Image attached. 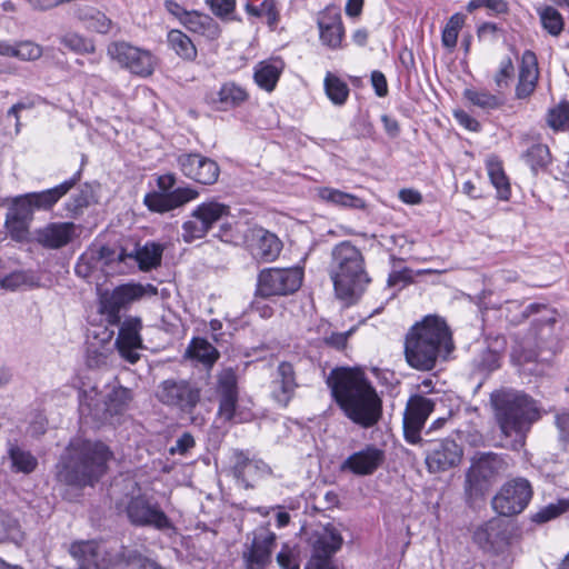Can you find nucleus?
Masks as SVG:
<instances>
[{
	"label": "nucleus",
	"instance_id": "nucleus-1",
	"mask_svg": "<svg viewBox=\"0 0 569 569\" xmlns=\"http://www.w3.org/2000/svg\"><path fill=\"white\" fill-rule=\"evenodd\" d=\"M345 415L355 423L370 428L381 416V400L375 388L358 369H335L327 380Z\"/></svg>",
	"mask_w": 569,
	"mask_h": 569
},
{
	"label": "nucleus",
	"instance_id": "nucleus-2",
	"mask_svg": "<svg viewBox=\"0 0 569 569\" xmlns=\"http://www.w3.org/2000/svg\"><path fill=\"white\" fill-rule=\"evenodd\" d=\"M113 453L98 440L72 439L58 465L57 479L68 486H93L106 472Z\"/></svg>",
	"mask_w": 569,
	"mask_h": 569
},
{
	"label": "nucleus",
	"instance_id": "nucleus-3",
	"mask_svg": "<svg viewBox=\"0 0 569 569\" xmlns=\"http://www.w3.org/2000/svg\"><path fill=\"white\" fill-rule=\"evenodd\" d=\"M452 350L451 331L447 322L438 316H426L406 335L405 357L408 365L417 370L433 369L438 359H446Z\"/></svg>",
	"mask_w": 569,
	"mask_h": 569
},
{
	"label": "nucleus",
	"instance_id": "nucleus-4",
	"mask_svg": "<svg viewBox=\"0 0 569 569\" xmlns=\"http://www.w3.org/2000/svg\"><path fill=\"white\" fill-rule=\"evenodd\" d=\"M491 403L502 435L512 438L507 446L521 449L531 425L540 418L535 400L515 390H499L492 392Z\"/></svg>",
	"mask_w": 569,
	"mask_h": 569
},
{
	"label": "nucleus",
	"instance_id": "nucleus-5",
	"mask_svg": "<svg viewBox=\"0 0 569 569\" xmlns=\"http://www.w3.org/2000/svg\"><path fill=\"white\" fill-rule=\"evenodd\" d=\"M329 276L341 299L360 296L371 281L362 252L350 241H342L333 247Z\"/></svg>",
	"mask_w": 569,
	"mask_h": 569
},
{
	"label": "nucleus",
	"instance_id": "nucleus-6",
	"mask_svg": "<svg viewBox=\"0 0 569 569\" xmlns=\"http://www.w3.org/2000/svg\"><path fill=\"white\" fill-rule=\"evenodd\" d=\"M508 462L493 452L478 453L471 459L466 473V492L470 498L483 496L497 479L507 471Z\"/></svg>",
	"mask_w": 569,
	"mask_h": 569
},
{
	"label": "nucleus",
	"instance_id": "nucleus-7",
	"mask_svg": "<svg viewBox=\"0 0 569 569\" xmlns=\"http://www.w3.org/2000/svg\"><path fill=\"white\" fill-rule=\"evenodd\" d=\"M127 548L110 549L104 542L81 541L70 547L77 569H123Z\"/></svg>",
	"mask_w": 569,
	"mask_h": 569
},
{
	"label": "nucleus",
	"instance_id": "nucleus-8",
	"mask_svg": "<svg viewBox=\"0 0 569 569\" xmlns=\"http://www.w3.org/2000/svg\"><path fill=\"white\" fill-rule=\"evenodd\" d=\"M303 280V269L266 268L258 274L257 293L262 298L281 297L299 290Z\"/></svg>",
	"mask_w": 569,
	"mask_h": 569
},
{
	"label": "nucleus",
	"instance_id": "nucleus-9",
	"mask_svg": "<svg viewBox=\"0 0 569 569\" xmlns=\"http://www.w3.org/2000/svg\"><path fill=\"white\" fill-rule=\"evenodd\" d=\"M107 54L121 68L139 77H149L154 70L156 59L151 52L126 41L110 42Z\"/></svg>",
	"mask_w": 569,
	"mask_h": 569
},
{
	"label": "nucleus",
	"instance_id": "nucleus-10",
	"mask_svg": "<svg viewBox=\"0 0 569 569\" xmlns=\"http://www.w3.org/2000/svg\"><path fill=\"white\" fill-rule=\"evenodd\" d=\"M156 398L167 407L191 412L200 400V389L187 380L167 379L158 385Z\"/></svg>",
	"mask_w": 569,
	"mask_h": 569
},
{
	"label": "nucleus",
	"instance_id": "nucleus-11",
	"mask_svg": "<svg viewBox=\"0 0 569 569\" xmlns=\"http://www.w3.org/2000/svg\"><path fill=\"white\" fill-rule=\"evenodd\" d=\"M425 461L430 472H442L459 466L463 457L462 447L455 439L425 440Z\"/></svg>",
	"mask_w": 569,
	"mask_h": 569
},
{
	"label": "nucleus",
	"instance_id": "nucleus-12",
	"mask_svg": "<svg viewBox=\"0 0 569 569\" xmlns=\"http://www.w3.org/2000/svg\"><path fill=\"white\" fill-rule=\"evenodd\" d=\"M532 489L528 480L518 478L505 483L492 499V508L501 516L520 513L529 503Z\"/></svg>",
	"mask_w": 569,
	"mask_h": 569
},
{
	"label": "nucleus",
	"instance_id": "nucleus-13",
	"mask_svg": "<svg viewBox=\"0 0 569 569\" xmlns=\"http://www.w3.org/2000/svg\"><path fill=\"white\" fill-rule=\"evenodd\" d=\"M129 521L139 527H153L158 530H166L172 527L170 519L159 508L151 503L144 496L131 497L124 506Z\"/></svg>",
	"mask_w": 569,
	"mask_h": 569
},
{
	"label": "nucleus",
	"instance_id": "nucleus-14",
	"mask_svg": "<svg viewBox=\"0 0 569 569\" xmlns=\"http://www.w3.org/2000/svg\"><path fill=\"white\" fill-rule=\"evenodd\" d=\"M433 408L435 402L429 398L420 395L410 397L403 415V433L409 443L417 445L423 441L420 431Z\"/></svg>",
	"mask_w": 569,
	"mask_h": 569
},
{
	"label": "nucleus",
	"instance_id": "nucleus-15",
	"mask_svg": "<svg viewBox=\"0 0 569 569\" xmlns=\"http://www.w3.org/2000/svg\"><path fill=\"white\" fill-rule=\"evenodd\" d=\"M144 295L141 284H122L112 291H104L100 296V311L107 316L110 325L120 322V311L129 303L140 299Z\"/></svg>",
	"mask_w": 569,
	"mask_h": 569
},
{
	"label": "nucleus",
	"instance_id": "nucleus-16",
	"mask_svg": "<svg viewBox=\"0 0 569 569\" xmlns=\"http://www.w3.org/2000/svg\"><path fill=\"white\" fill-rule=\"evenodd\" d=\"M177 162L188 179L201 184L216 183L220 174L218 163L201 153H182L177 158Z\"/></svg>",
	"mask_w": 569,
	"mask_h": 569
},
{
	"label": "nucleus",
	"instance_id": "nucleus-17",
	"mask_svg": "<svg viewBox=\"0 0 569 569\" xmlns=\"http://www.w3.org/2000/svg\"><path fill=\"white\" fill-rule=\"evenodd\" d=\"M473 541L487 552L503 553L510 543L506 522L501 519L485 522L475 530Z\"/></svg>",
	"mask_w": 569,
	"mask_h": 569
},
{
	"label": "nucleus",
	"instance_id": "nucleus-18",
	"mask_svg": "<svg viewBox=\"0 0 569 569\" xmlns=\"http://www.w3.org/2000/svg\"><path fill=\"white\" fill-rule=\"evenodd\" d=\"M33 220V213L29 204L16 197L9 206L4 228L8 236L17 242H28L30 240V224Z\"/></svg>",
	"mask_w": 569,
	"mask_h": 569
},
{
	"label": "nucleus",
	"instance_id": "nucleus-19",
	"mask_svg": "<svg viewBox=\"0 0 569 569\" xmlns=\"http://www.w3.org/2000/svg\"><path fill=\"white\" fill-rule=\"evenodd\" d=\"M141 329V319L137 317L126 318L119 327L114 346L120 356L130 363H136L140 359L138 350L142 348Z\"/></svg>",
	"mask_w": 569,
	"mask_h": 569
},
{
	"label": "nucleus",
	"instance_id": "nucleus-20",
	"mask_svg": "<svg viewBox=\"0 0 569 569\" xmlns=\"http://www.w3.org/2000/svg\"><path fill=\"white\" fill-rule=\"evenodd\" d=\"M276 545V535L268 528L260 527L253 531L250 547L243 553L247 569H264L271 561Z\"/></svg>",
	"mask_w": 569,
	"mask_h": 569
},
{
	"label": "nucleus",
	"instance_id": "nucleus-21",
	"mask_svg": "<svg viewBox=\"0 0 569 569\" xmlns=\"http://www.w3.org/2000/svg\"><path fill=\"white\" fill-rule=\"evenodd\" d=\"M77 229L73 222H50L34 231V240L43 248L60 249L73 240Z\"/></svg>",
	"mask_w": 569,
	"mask_h": 569
},
{
	"label": "nucleus",
	"instance_id": "nucleus-22",
	"mask_svg": "<svg viewBox=\"0 0 569 569\" xmlns=\"http://www.w3.org/2000/svg\"><path fill=\"white\" fill-rule=\"evenodd\" d=\"M80 180V171L73 177L63 181L62 183L40 191L30 192L22 196H18L21 200L29 204L30 211L33 213L34 210H50L63 196H66Z\"/></svg>",
	"mask_w": 569,
	"mask_h": 569
},
{
	"label": "nucleus",
	"instance_id": "nucleus-23",
	"mask_svg": "<svg viewBox=\"0 0 569 569\" xmlns=\"http://www.w3.org/2000/svg\"><path fill=\"white\" fill-rule=\"evenodd\" d=\"M232 473L246 488L253 487L254 482L270 473V468L260 459H250L241 451L233 455Z\"/></svg>",
	"mask_w": 569,
	"mask_h": 569
},
{
	"label": "nucleus",
	"instance_id": "nucleus-24",
	"mask_svg": "<svg viewBox=\"0 0 569 569\" xmlns=\"http://www.w3.org/2000/svg\"><path fill=\"white\" fill-rule=\"evenodd\" d=\"M385 461V451L376 446L368 445L349 456L342 463V469L350 470L358 476L373 473Z\"/></svg>",
	"mask_w": 569,
	"mask_h": 569
},
{
	"label": "nucleus",
	"instance_id": "nucleus-25",
	"mask_svg": "<svg viewBox=\"0 0 569 569\" xmlns=\"http://www.w3.org/2000/svg\"><path fill=\"white\" fill-rule=\"evenodd\" d=\"M218 393L220 396L219 415L230 421L234 418L238 400L237 376L233 369L226 368L219 373Z\"/></svg>",
	"mask_w": 569,
	"mask_h": 569
},
{
	"label": "nucleus",
	"instance_id": "nucleus-26",
	"mask_svg": "<svg viewBox=\"0 0 569 569\" xmlns=\"http://www.w3.org/2000/svg\"><path fill=\"white\" fill-rule=\"evenodd\" d=\"M539 68L537 56L531 50H526L520 60L518 71V82L516 86L515 94L518 99H526L530 97L538 83Z\"/></svg>",
	"mask_w": 569,
	"mask_h": 569
},
{
	"label": "nucleus",
	"instance_id": "nucleus-27",
	"mask_svg": "<svg viewBox=\"0 0 569 569\" xmlns=\"http://www.w3.org/2000/svg\"><path fill=\"white\" fill-rule=\"evenodd\" d=\"M298 383L291 363L281 362L277 368L276 378L271 382V397L282 407H287L295 397Z\"/></svg>",
	"mask_w": 569,
	"mask_h": 569
},
{
	"label": "nucleus",
	"instance_id": "nucleus-28",
	"mask_svg": "<svg viewBox=\"0 0 569 569\" xmlns=\"http://www.w3.org/2000/svg\"><path fill=\"white\" fill-rule=\"evenodd\" d=\"M248 238L253 256L266 262L273 261L281 251L282 243L279 238L261 227L250 228Z\"/></svg>",
	"mask_w": 569,
	"mask_h": 569
},
{
	"label": "nucleus",
	"instance_id": "nucleus-29",
	"mask_svg": "<svg viewBox=\"0 0 569 569\" xmlns=\"http://www.w3.org/2000/svg\"><path fill=\"white\" fill-rule=\"evenodd\" d=\"M342 541L340 531L328 523L312 536V557L331 558L341 548Z\"/></svg>",
	"mask_w": 569,
	"mask_h": 569
},
{
	"label": "nucleus",
	"instance_id": "nucleus-30",
	"mask_svg": "<svg viewBox=\"0 0 569 569\" xmlns=\"http://www.w3.org/2000/svg\"><path fill=\"white\" fill-rule=\"evenodd\" d=\"M319 33L321 42L331 48L340 47L343 38V26L339 13H325L318 20Z\"/></svg>",
	"mask_w": 569,
	"mask_h": 569
},
{
	"label": "nucleus",
	"instance_id": "nucleus-31",
	"mask_svg": "<svg viewBox=\"0 0 569 569\" xmlns=\"http://www.w3.org/2000/svg\"><path fill=\"white\" fill-rule=\"evenodd\" d=\"M181 24L193 33H198L209 40L219 38L221 29L217 21L209 14L199 11H189Z\"/></svg>",
	"mask_w": 569,
	"mask_h": 569
},
{
	"label": "nucleus",
	"instance_id": "nucleus-32",
	"mask_svg": "<svg viewBox=\"0 0 569 569\" xmlns=\"http://www.w3.org/2000/svg\"><path fill=\"white\" fill-rule=\"evenodd\" d=\"M73 14L88 30L102 34L111 30L112 21L103 12L92 6H78Z\"/></svg>",
	"mask_w": 569,
	"mask_h": 569
},
{
	"label": "nucleus",
	"instance_id": "nucleus-33",
	"mask_svg": "<svg viewBox=\"0 0 569 569\" xmlns=\"http://www.w3.org/2000/svg\"><path fill=\"white\" fill-rule=\"evenodd\" d=\"M284 63L280 59H269L259 62L254 68V81L263 90L271 92L283 70Z\"/></svg>",
	"mask_w": 569,
	"mask_h": 569
},
{
	"label": "nucleus",
	"instance_id": "nucleus-34",
	"mask_svg": "<svg viewBox=\"0 0 569 569\" xmlns=\"http://www.w3.org/2000/svg\"><path fill=\"white\" fill-rule=\"evenodd\" d=\"M317 194L322 201L337 207L357 210H365L367 208V203L363 199L339 189L321 187L318 188Z\"/></svg>",
	"mask_w": 569,
	"mask_h": 569
},
{
	"label": "nucleus",
	"instance_id": "nucleus-35",
	"mask_svg": "<svg viewBox=\"0 0 569 569\" xmlns=\"http://www.w3.org/2000/svg\"><path fill=\"white\" fill-rule=\"evenodd\" d=\"M194 211L197 212V217L202 219L209 230L216 222L230 216V207L216 199L201 202L194 208Z\"/></svg>",
	"mask_w": 569,
	"mask_h": 569
},
{
	"label": "nucleus",
	"instance_id": "nucleus-36",
	"mask_svg": "<svg viewBox=\"0 0 569 569\" xmlns=\"http://www.w3.org/2000/svg\"><path fill=\"white\" fill-rule=\"evenodd\" d=\"M8 457L11 462V469L16 472L30 473L38 465L37 458L30 451L16 443H9Z\"/></svg>",
	"mask_w": 569,
	"mask_h": 569
},
{
	"label": "nucleus",
	"instance_id": "nucleus-37",
	"mask_svg": "<svg viewBox=\"0 0 569 569\" xmlns=\"http://www.w3.org/2000/svg\"><path fill=\"white\" fill-rule=\"evenodd\" d=\"M463 97L472 106L483 111L498 109L502 104V98L485 89L468 88L463 91Z\"/></svg>",
	"mask_w": 569,
	"mask_h": 569
},
{
	"label": "nucleus",
	"instance_id": "nucleus-38",
	"mask_svg": "<svg viewBox=\"0 0 569 569\" xmlns=\"http://www.w3.org/2000/svg\"><path fill=\"white\" fill-rule=\"evenodd\" d=\"M169 47L183 60L192 61L197 57V48L191 39L180 30L173 29L167 36Z\"/></svg>",
	"mask_w": 569,
	"mask_h": 569
},
{
	"label": "nucleus",
	"instance_id": "nucleus-39",
	"mask_svg": "<svg viewBox=\"0 0 569 569\" xmlns=\"http://www.w3.org/2000/svg\"><path fill=\"white\" fill-rule=\"evenodd\" d=\"M102 336L100 343H96L92 340H89L87 343V363L89 367H99L107 361L110 353L112 332L103 330Z\"/></svg>",
	"mask_w": 569,
	"mask_h": 569
},
{
	"label": "nucleus",
	"instance_id": "nucleus-40",
	"mask_svg": "<svg viewBox=\"0 0 569 569\" xmlns=\"http://www.w3.org/2000/svg\"><path fill=\"white\" fill-rule=\"evenodd\" d=\"M163 247L156 242H147L143 247L138 248L134 258L139 268L149 271L157 268L161 263Z\"/></svg>",
	"mask_w": 569,
	"mask_h": 569
},
{
	"label": "nucleus",
	"instance_id": "nucleus-41",
	"mask_svg": "<svg viewBox=\"0 0 569 569\" xmlns=\"http://www.w3.org/2000/svg\"><path fill=\"white\" fill-rule=\"evenodd\" d=\"M187 355L208 367L212 366L219 358L218 350L203 338H193L188 347Z\"/></svg>",
	"mask_w": 569,
	"mask_h": 569
},
{
	"label": "nucleus",
	"instance_id": "nucleus-42",
	"mask_svg": "<svg viewBox=\"0 0 569 569\" xmlns=\"http://www.w3.org/2000/svg\"><path fill=\"white\" fill-rule=\"evenodd\" d=\"M487 170L491 183L497 189L498 197L508 200L510 197V183L502 169V164L495 158L487 160Z\"/></svg>",
	"mask_w": 569,
	"mask_h": 569
},
{
	"label": "nucleus",
	"instance_id": "nucleus-43",
	"mask_svg": "<svg viewBox=\"0 0 569 569\" xmlns=\"http://www.w3.org/2000/svg\"><path fill=\"white\" fill-rule=\"evenodd\" d=\"M247 99V91L234 82L223 83L218 91V101L222 109L237 107Z\"/></svg>",
	"mask_w": 569,
	"mask_h": 569
},
{
	"label": "nucleus",
	"instance_id": "nucleus-44",
	"mask_svg": "<svg viewBox=\"0 0 569 569\" xmlns=\"http://www.w3.org/2000/svg\"><path fill=\"white\" fill-rule=\"evenodd\" d=\"M60 42L78 54H91L96 52L93 40L77 32H67L61 37Z\"/></svg>",
	"mask_w": 569,
	"mask_h": 569
},
{
	"label": "nucleus",
	"instance_id": "nucleus-45",
	"mask_svg": "<svg viewBox=\"0 0 569 569\" xmlns=\"http://www.w3.org/2000/svg\"><path fill=\"white\" fill-rule=\"evenodd\" d=\"M325 89L328 98L335 104L341 106L348 99L349 88L347 83L330 72L325 78Z\"/></svg>",
	"mask_w": 569,
	"mask_h": 569
},
{
	"label": "nucleus",
	"instance_id": "nucleus-46",
	"mask_svg": "<svg viewBox=\"0 0 569 569\" xmlns=\"http://www.w3.org/2000/svg\"><path fill=\"white\" fill-rule=\"evenodd\" d=\"M465 24V16L461 13L452 14L447 21L442 33V46L449 50H453L457 46L458 36Z\"/></svg>",
	"mask_w": 569,
	"mask_h": 569
},
{
	"label": "nucleus",
	"instance_id": "nucleus-47",
	"mask_svg": "<svg viewBox=\"0 0 569 569\" xmlns=\"http://www.w3.org/2000/svg\"><path fill=\"white\" fill-rule=\"evenodd\" d=\"M538 14L543 29L553 37L559 36L563 30V18L555 8L547 6L538 9Z\"/></svg>",
	"mask_w": 569,
	"mask_h": 569
},
{
	"label": "nucleus",
	"instance_id": "nucleus-48",
	"mask_svg": "<svg viewBox=\"0 0 569 569\" xmlns=\"http://www.w3.org/2000/svg\"><path fill=\"white\" fill-rule=\"evenodd\" d=\"M523 159L532 171L537 172L539 169H543L549 164L551 156L548 146L536 143L526 151Z\"/></svg>",
	"mask_w": 569,
	"mask_h": 569
},
{
	"label": "nucleus",
	"instance_id": "nucleus-49",
	"mask_svg": "<svg viewBox=\"0 0 569 569\" xmlns=\"http://www.w3.org/2000/svg\"><path fill=\"white\" fill-rule=\"evenodd\" d=\"M209 231V228L204 224L202 219L197 217V212L193 210L190 214V219L182 224L181 236L184 242L190 243L203 238Z\"/></svg>",
	"mask_w": 569,
	"mask_h": 569
},
{
	"label": "nucleus",
	"instance_id": "nucleus-50",
	"mask_svg": "<svg viewBox=\"0 0 569 569\" xmlns=\"http://www.w3.org/2000/svg\"><path fill=\"white\" fill-rule=\"evenodd\" d=\"M567 511H569V500L560 499L557 502L540 508L531 516V520L536 523H545Z\"/></svg>",
	"mask_w": 569,
	"mask_h": 569
},
{
	"label": "nucleus",
	"instance_id": "nucleus-51",
	"mask_svg": "<svg viewBox=\"0 0 569 569\" xmlns=\"http://www.w3.org/2000/svg\"><path fill=\"white\" fill-rule=\"evenodd\" d=\"M131 400L130 391L127 388L118 387L112 389L106 401V411L110 415L121 413Z\"/></svg>",
	"mask_w": 569,
	"mask_h": 569
},
{
	"label": "nucleus",
	"instance_id": "nucleus-52",
	"mask_svg": "<svg viewBox=\"0 0 569 569\" xmlns=\"http://www.w3.org/2000/svg\"><path fill=\"white\" fill-rule=\"evenodd\" d=\"M246 11L253 17L264 18L269 27H274L279 21L274 0H264L260 6L247 3Z\"/></svg>",
	"mask_w": 569,
	"mask_h": 569
},
{
	"label": "nucleus",
	"instance_id": "nucleus-53",
	"mask_svg": "<svg viewBox=\"0 0 569 569\" xmlns=\"http://www.w3.org/2000/svg\"><path fill=\"white\" fill-rule=\"evenodd\" d=\"M91 200L92 190L90 187L86 186L66 202V210L70 217L77 218L83 213V210L90 204Z\"/></svg>",
	"mask_w": 569,
	"mask_h": 569
},
{
	"label": "nucleus",
	"instance_id": "nucleus-54",
	"mask_svg": "<svg viewBox=\"0 0 569 569\" xmlns=\"http://www.w3.org/2000/svg\"><path fill=\"white\" fill-rule=\"evenodd\" d=\"M547 123L555 131L565 130L569 123V102H560L550 108L547 113Z\"/></svg>",
	"mask_w": 569,
	"mask_h": 569
},
{
	"label": "nucleus",
	"instance_id": "nucleus-55",
	"mask_svg": "<svg viewBox=\"0 0 569 569\" xmlns=\"http://www.w3.org/2000/svg\"><path fill=\"white\" fill-rule=\"evenodd\" d=\"M42 53V47L31 40L14 42L13 58L21 61H36L41 58Z\"/></svg>",
	"mask_w": 569,
	"mask_h": 569
},
{
	"label": "nucleus",
	"instance_id": "nucleus-56",
	"mask_svg": "<svg viewBox=\"0 0 569 569\" xmlns=\"http://www.w3.org/2000/svg\"><path fill=\"white\" fill-rule=\"evenodd\" d=\"M123 569H164L154 560L143 557L137 550L126 549Z\"/></svg>",
	"mask_w": 569,
	"mask_h": 569
},
{
	"label": "nucleus",
	"instance_id": "nucleus-57",
	"mask_svg": "<svg viewBox=\"0 0 569 569\" xmlns=\"http://www.w3.org/2000/svg\"><path fill=\"white\" fill-rule=\"evenodd\" d=\"M515 73L513 62L510 57L503 58L493 76L497 92L507 89Z\"/></svg>",
	"mask_w": 569,
	"mask_h": 569
},
{
	"label": "nucleus",
	"instance_id": "nucleus-58",
	"mask_svg": "<svg viewBox=\"0 0 569 569\" xmlns=\"http://www.w3.org/2000/svg\"><path fill=\"white\" fill-rule=\"evenodd\" d=\"M31 283V277L26 271H13L0 276V287L4 290L14 291Z\"/></svg>",
	"mask_w": 569,
	"mask_h": 569
},
{
	"label": "nucleus",
	"instance_id": "nucleus-59",
	"mask_svg": "<svg viewBox=\"0 0 569 569\" xmlns=\"http://www.w3.org/2000/svg\"><path fill=\"white\" fill-rule=\"evenodd\" d=\"M144 204L156 212H168L173 209L169 193L163 192H151L146 194Z\"/></svg>",
	"mask_w": 569,
	"mask_h": 569
},
{
	"label": "nucleus",
	"instance_id": "nucleus-60",
	"mask_svg": "<svg viewBox=\"0 0 569 569\" xmlns=\"http://www.w3.org/2000/svg\"><path fill=\"white\" fill-rule=\"evenodd\" d=\"M475 368L479 372H490L499 368V355L490 349H486L481 352L479 359L473 361Z\"/></svg>",
	"mask_w": 569,
	"mask_h": 569
},
{
	"label": "nucleus",
	"instance_id": "nucleus-61",
	"mask_svg": "<svg viewBox=\"0 0 569 569\" xmlns=\"http://www.w3.org/2000/svg\"><path fill=\"white\" fill-rule=\"evenodd\" d=\"M555 425L558 430V440L563 448L569 447V412L558 411L555 415Z\"/></svg>",
	"mask_w": 569,
	"mask_h": 569
},
{
	"label": "nucleus",
	"instance_id": "nucleus-62",
	"mask_svg": "<svg viewBox=\"0 0 569 569\" xmlns=\"http://www.w3.org/2000/svg\"><path fill=\"white\" fill-rule=\"evenodd\" d=\"M172 208L176 209L178 207L183 206L184 203L194 200L199 197V192L190 187L186 188H177L169 192Z\"/></svg>",
	"mask_w": 569,
	"mask_h": 569
},
{
	"label": "nucleus",
	"instance_id": "nucleus-63",
	"mask_svg": "<svg viewBox=\"0 0 569 569\" xmlns=\"http://www.w3.org/2000/svg\"><path fill=\"white\" fill-rule=\"evenodd\" d=\"M214 16L227 19L236 9V0H206Z\"/></svg>",
	"mask_w": 569,
	"mask_h": 569
},
{
	"label": "nucleus",
	"instance_id": "nucleus-64",
	"mask_svg": "<svg viewBox=\"0 0 569 569\" xmlns=\"http://www.w3.org/2000/svg\"><path fill=\"white\" fill-rule=\"evenodd\" d=\"M194 439L191 433L184 432L176 441V445L170 448L171 455H186L191 448L194 447Z\"/></svg>",
	"mask_w": 569,
	"mask_h": 569
}]
</instances>
